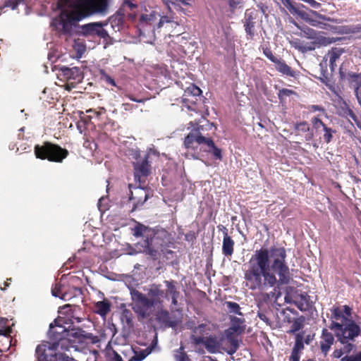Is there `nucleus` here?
<instances>
[{"label": "nucleus", "instance_id": "nucleus-42", "mask_svg": "<svg viewBox=\"0 0 361 361\" xmlns=\"http://www.w3.org/2000/svg\"><path fill=\"white\" fill-rule=\"evenodd\" d=\"M137 8V5L131 2L130 0H125V1L123 4V8L125 11L128 9L130 11L135 13Z\"/></svg>", "mask_w": 361, "mask_h": 361}, {"label": "nucleus", "instance_id": "nucleus-31", "mask_svg": "<svg viewBox=\"0 0 361 361\" xmlns=\"http://www.w3.org/2000/svg\"><path fill=\"white\" fill-rule=\"evenodd\" d=\"M231 326L226 331V332L241 334L244 331V326H242L243 320L236 317H231Z\"/></svg>", "mask_w": 361, "mask_h": 361}, {"label": "nucleus", "instance_id": "nucleus-23", "mask_svg": "<svg viewBox=\"0 0 361 361\" xmlns=\"http://www.w3.org/2000/svg\"><path fill=\"white\" fill-rule=\"evenodd\" d=\"M294 129L297 133V135L304 134L305 141H312L314 138L313 130L310 128V124L304 121L296 123L294 126Z\"/></svg>", "mask_w": 361, "mask_h": 361}, {"label": "nucleus", "instance_id": "nucleus-17", "mask_svg": "<svg viewBox=\"0 0 361 361\" xmlns=\"http://www.w3.org/2000/svg\"><path fill=\"white\" fill-rule=\"evenodd\" d=\"M319 28L338 34H358L361 32V24L354 25L334 26L326 23L319 24Z\"/></svg>", "mask_w": 361, "mask_h": 361}, {"label": "nucleus", "instance_id": "nucleus-56", "mask_svg": "<svg viewBox=\"0 0 361 361\" xmlns=\"http://www.w3.org/2000/svg\"><path fill=\"white\" fill-rule=\"evenodd\" d=\"M169 22H170V20H169L167 16H161V17L160 16L159 21L157 24V28L161 27L165 23H169Z\"/></svg>", "mask_w": 361, "mask_h": 361}, {"label": "nucleus", "instance_id": "nucleus-50", "mask_svg": "<svg viewBox=\"0 0 361 361\" xmlns=\"http://www.w3.org/2000/svg\"><path fill=\"white\" fill-rule=\"evenodd\" d=\"M12 330L11 327H6L0 329V336L5 337L8 341H10V334Z\"/></svg>", "mask_w": 361, "mask_h": 361}, {"label": "nucleus", "instance_id": "nucleus-36", "mask_svg": "<svg viewBox=\"0 0 361 361\" xmlns=\"http://www.w3.org/2000/svg\"><path fill=\"white\" fill-rule=\"evenodd\" d=\"M304 349V341H303V335L302 334L298 333L295 335V343L292 350L302 353Z\"/></svg>", "mask_w": 361, "mask_h": 361}, {"label": "nucleus", "instance_id": "nucleus-55", "mask_svg": "<svg viewBox=\"0 0 361 361\" xmlns=\"http://www.w3.org/2000/svg\"><path fill=\"white\" fill-rule=\"evenodd\" d=\"M257 316L259 318L267 324L269 323V319L264 312H258Z\"/></svg>", "mask_w": 361, "mask_h": 361}, {"label": "nucleus", "instance_id": "nucleus-39", "mask_svg": "<svg viewBox=\"0 0 361 361\" xmlns=\"http://www.w3.org/2000/svg\"><path fill=\"white\" fill-rule=\"evenodd\" d=\"M226 305L230 312L235 313L238 315L243 314L240 312V305L237 302L228 301L226 302Z\"/></svg>", "mask_w": 361, "mask_h": 361}, {"label": "nucleus", "instance_id": "nucleus-13", "mask_svg": "<svg viewBox=\"0 0 361 361\" xmlns=\"http://www.w3.org/2000/svg\"><path fill=\"white\" fill-rule=\"evenodd\" d=\"M190 341L195 345L203 344L207 350L210 353L219 352L221 347V340L215 335H210L204 338L192 334L190 336Z\"/></svg>", "mask_w": 361, "mask_h": 361}, {"label": "nucleus", "instance_id": "nucleus-4", "mask_svg": "<svg viewBox=\"0 0 361 361\" xmlns=\"http://www.w3.org/2000/svg\"><path fill=\"white\" fill-rule=\"evenodd\" d=\"M135 238H140L137 245L143 248V252L149 255L154 260L158 259L161 255L166 256L173 252L169 249V242L161 233L154 229L137 223L132 229Z\"/></svg>", "mask_w": 361, "mask_h": 361}, {"label": "nucleus", "instance_id": "nucleus-47", "mask_svg": "<svg viewBox=\"0 0 361 361\" xmlns=\"http://www.w3.org/2000/svg\"><path fill=\"white\" fill-rule=\"evenodd\" d=\"M341 361H361V351L353 355H346L341 359Z\"/></svg>", "mask_w": 361, "mask_h": 361}, {"label": "nucleus", "instance_id": "nucleus-24", "mask_svg": "<svg viewBox=\"0 0 361 361\" xmlns=\"http://www.w3.org/2000/svg\"><path fill=\"white\" fill-rule=\"evenodd\" d=\"M164 283L166 287L165 297L170 296L171 298V304L173 306L178 305V298L180 296V292L176 287V282L173 280L165 281Z\"/></svg>", "mask_w": 361, "mask_h": 361}, {"label": "nucleus", "instance_id": "nucleus-52", "mask_svg": "<svg viewBox=\"0 0 361 361\" xmlns=\"http://www.w3.org/2000/svg\"><path fill=\"white\" fill-rule=\"evenodd\" d=\"M207 325L205 324H199L197 326H195L193 329H192V332L194 334H202L204 330H205V328H206Z\"/></svg>", "mask_w": 361, "mask_h": 361}, {"label": "nucleus", "instance_id": "nucleus-33", "mask_svg": "<svg viewBox=\"0 0 361 361\" xmlns=\"http://www.w3.org/2000/svg\"><path fill=\"white\" fill-rule=\"evenodd\" d=\"M152 347L149 346L143 350H134V355L131 360L142 361L152 353Z\"/></svg>", "mask_w": 361, "mask_h": 361}, {"label": "nucleus", "instance_id": "nucleus-11", "mask_svg": "<svg viewBox=\"0 0 361 361\" xmlns=\"http://www.w3.org/2000/svg\"><path fill=\"white\" fill-rule=\"evenodd\" d=\"M202 90L197 86L192 84L185 90L182 97L183 106L188 110L196 111L197 103L200 100Z\"/></svg>", "mask_w": 361, "mask_h": 361}, {"label": "nucleus", "instance_id": "nucleus-28", "mask_svg": "<svg viewBox=\"0 0 361 361\" xmlns=\"http://www.w3.org/2000/svg\"><path fill=\"white\" fill-rule=\"evenodd\" d=\"M68 331L63 326L57 324L56 320L54 321V325L52 323L49 325V334L55 340L61 341L64 339Z\"/></svg>", "mask_w": 361, "mask_h": 361}, {"label": "nucleus", "instance_id": "nucleus-9", "mask_svg": "<svg viewBox=\"0 0 361 361\" xmlns=\"http://www.w3.org/2000/svg\"><path fill=\"white\" fill-rule=\"evenodd\" d=\"M77 0H58L57 7L61 10L59 25L61 26L66 32H69L73 24L80 20H75L73 12L76 10L75 2Z\"/></svg>", "mask_w": 361, "mask_h": 361}, {"label": "nucleus", "instance_id": "nucleus-1", "mask_svg": "<svg viewBox=\"0 0 361 361\" xmlns=\"http://www.w3.org/2000/svg\"><path fill=\"white\" fill-rule=\"evenodd\" d=\"M283 247H261L251 256L244 269V286L250 290L262 291L276 285H287L290 281Z\"/></svg>", "mask_w": 361, "mask_h": 361}, {"label": "nucleus", "instance_id": "nucleus-30", "mask_svg": "<svg viewBox=\"0 0 361 361\" xmlns=\"http://www.w3.org/2000/svg\"><path fill=\"white\" fill-rule=\"evenodd\" d=\"M160 17V14L154 11L151 10L149 12L146 11L145 13H142L140 16L139 23L142 25H152L157 19Z\"/></svg>", "mask_w": 361, "mask_h": 361}, {"label": "nucleus", "instance_id": "nucleus-10", "mask_svg": "<svg viewBox=\"0 0 361 361\" xmlns=\"http://www.w3.org/2000/svg\"><path fill=\"white\" fill-rule=\"evenodd\" d=\"M58 78L65 82V88L71 90L83 80V72L78 67H62L59 70Z\"/></svg>", "mask_w": 361, "mask_h": 361}, {"label": "nucleus", "instance_id": "nucleus-41", "mask_svg": "<svg viewBox=\"0 0 361 361\" xmlns=\"http://www.w3.org/2000/svg\"><path fill=\"white\" fill-rule=\"evenodd\" d=\"M311 123L313 126V128L317 130L320 127L324 128L326 125L318 117L314 116L311 119Z\"/></svg>", "mask_w": 361, "mask_h": 361}, {"label": "nucleus", "instance_id": "nucleus-60", "mask_svg": "<svg viewBox=\"0 0 361 361\" xmlns=\"http://www.w3.org/2000/svg\"><path fill=\"white\" fill-rule=\"evenodd\" d=\"M240 3L241 1L240 0H228L230 7L233 8H236V6Z\"/></svg>", "mask_w": 361, "mask_h": 361}, {"label": "nucleus", "instance_id": "nucleus-62", "mask_svg": "<svg viewBox=\"0 0 361 361\" xmlns=\"http://www.w3.org/2000/svg\"><path fill=\"white\" fill-rule=\"evenodd\" d=\"M130 100L133 101V102H138V103H141V102H143V99H135L132 94H129L127 96Z\"/></svg>", "mask_w": 361, "mask_h": 361}, {"label": "nucleus", "instance_id": "nucleus-64", "mask_svg": "<svg viewBox=\"0 0 361 361\" xmlns=\"http://www.w3.org/2000/svg\"><path fill=\"white\" fill-rule=\"evenodd\" d=\"M218 228L223 231V234L224 235V231H226V233H228V229L225 226H219Z\"/></svg>", "mask_w": 361, "mask_h": 361}, {"label": "nucleus", "instance_id": "nucleus-58", "mask_svg": "<svg viewBox=\"0 0 361 361\" xmlns=\"http://www.w3.org/2000/svg\"><path fill=\"white\" fill-rule=\"evenodd\" d=\"M314 334H308L305 338L303 337V341L306 344H310L314 339Z\"/></svg>", "mask_w": 361, "mask_h": 361}, {"label": "nucleus", "instance_id": "nucleus-43", "mask_svg": "<svg viewBox=\"0 0 361 361\" xmlns=\"http://www.w3.org/2000/svg\"><path fill=\"white\" fill-rule=\"evenodd\" d=\"M263 54L268 58L271 62L275 63L279 59L276 57L272 51L269 47H263Z\"/></svg>", "mask_w": 361, "mask_h": 361}, {"label": "nucleus", "instance_id": "nucleus-46", "mask_svg": "<svg viewBox=\"0 0 361 361\" xmlns=\"http://www.w3.org/2000/svg\"><path fill=\"white\" fill-rule=\"evenodd\" d=\"M257 6L260 10L261 13L267 18L269 13V6L262 1L257 3Z\"/></svg>", "mask_w": 361, "mask_h": 361}, {"label": "nucleus", "instance_id": "nucleus-32", "mask_svg": "<svg viewBox=\"0 0 361 361\" xmlns=\"http://www.w3.org/2000/svg\"><path fill=\"white\" fill-rule=\"evenodd\" d=\"M99 23H93L84 25L81 27V33L84 36H96Z\"/></svg>", "mask_w": 361, "mask_h": 361}, {"label": "nucleus", "instance_id": "nucleus-51", "mask_svg": "<svg viewBox=\"0 0 361 361\" xmlns=\"http://www.w3.org/2000/svg\"><path fill=\"white\" fill-rule=\"evenodd\" d=\"M309 111L310 112H315V111H321L322 113L325 112V109L323 106L320 105H310L307 107Z\"/></svg>", "mask_w": 361, "mask_h": 361}, {"label": "nucleus", "instance_id": "nucleus-12", "mask_svg": "<svg viewBox=\"0 0 361 361\" xmlns=\"http://www.w3.org/2000/svg\"><path fill=\"white\" fill-rule=\"evenodd\" d=\"M336 39L334 37H326L324 36H319L316 37V41L305 43L299 39H295L291 42V45L295 49L298 50L302 53H305L309 51L314 50L316 44L326 46L331 43L336 42Z\"/></svg>", "mask_w": 361, "mask_h": 361}, {"label": "nucleus", "instance_id": "nucleus-27", "mask_svg": "<svg viewBox=\"0 0 361 361\" xmlns=\"http://www.w3.org/2000/svg\"><path fill=\"white\" fill-rule=\"evenodd\" d=\"M235 242L232 238L224 231L222 243V253L224 256L230 257L234 252Z\"/></svg>", "mask_w": 361, "mask_h": 361}, {"label": "nucleus", "instance_id": "nucleus-25", "mask_svg": "<svg viewBox=\"0 0 361 361\" xmlns=\"http://www.w3.org/2000/svg\"><path fill=\"white\" fill-rule=\"evenodd\" d=\"M274 63L276 70L281 74L292 78L297 77V71H294L282 59H279Z\"/></svg>", "mask_w": 361, "mask_h": 361}, {"label": "nucleus", "instance_id": "nucleus-48", "mask_svg": "<svg viewBox=\"0 0 361 361\" xmlns=\"http://www.w3.org/2000/svg\"><path fill=\"white\" fill-rule=\"evenodd\" d=\"M302 328V324L300 322L295 320L293 323V324L291 326V329L288 331V333L294 334V333L298 331L299 330H300Z\"/></svg>", "mask_w": 361, "mask_h": 361}, {"label": "nucleus", "instance_id": "nucleus-57", "mask_svg": "<svg viewBox=\"0 0 361 361\" xmlns=\"http://www.w3.org/2000/svg\"><path fill=\"white\" fill-rule=\"evenodd\" d=\"M345 113L347 114L348 116H349L354 121H357V116L355 114V113L353 112V111L349 108L348 106H347L346 108V110H345Z\"/></svg>", "mask_w": 361, "mask_h": 361}, {"label": "nucleus", "instance_id": "nucleus-22", "mask_svg": "<svg viewBox=\"0 0 361 361\" xmlns=\"http://www.w3.org/2000/svg\"><path fill=\"white\" fill-rule=\"evenodd\" d=\"M345 53V49L343 47H332L326 54V59L329 60V66L331 71H334L337 67V61L342 54Z\"/></svg>", "mask_w": 361, "mask_h": 361}, {"label": "nucleus", "instance_id": "nucleus-14", "mask_svg": "<svg viewBox=\"0 0 361 361\" xmlns=\"http://www.w3.org/2000/svg\"><path fill=\"white\" fill-rule=\"evenodd\" d=\"M339 75L341 80L348 82L349 85L353 88L355 95L360 100L361 98V73L345 72L341 67Z\"/></svg>", "mask_w": 361, "mask_h": 361}, {"label": "nucleus", "instance_id": "nucleus-15", "mask_svg": "<svg viewBox=\"0 0 361 361\" xmlns=\"http://www.w3.org/2000/svg\"><path fill=\"white\" fill-rule=\"evenodd\" d=\"M37 357L36 361H73V359L70 358L64 353H54L47 355L46 353V345H38L35 350Z\"/></svg>", "mask_w": 361, "mask_h": 361}, {"label": "nucleus", "instance_id": "nucleus-5", "mask_svg": "<svg viewBox=\"0 0 361 361\" xmlns=\"http://www.w3.org/2000/svg\"><path fill=\"white\" fill-rule=\"evenodd\" d=\"M130 295L134 302L133 310L139 319H143L149 317L152 307L162 306L164 291L161 288V285L152 284L148 289L147 296L135 288L130 290Z\"/></svg>", "mask_w": 361, "mask_h": 361}, {"label": "nucleus", "instance_id": "nucleus-18", "mask_svg": "<svg viewBox=\"0 0 361 361\" xmlns=\"http://www.w3.org/2000/svg\"><path fill=\"white\" fill-rule=\"evenodd\" d=\"M295 12L302 19L310 21L311 25L313 26H317L319 27V24L323 23L322 22L318 21L317 20H314L311 18V16H314L317 19L319 20H331L334 21V20H331L330 18L326 17L324 15H322L317 11L310 10L309 12H306L303 10L300 9V8H298L295 9Z\"/></svg>", "mask_w": 361, "mask_h": 361}, {"label": "nucleus", "instance_id": "nucleus-44", "mask_svg": "<svg viewBox=\"0 0 361 361\" xmlns=\"http://www.w3.org/2000/svg\"><path fill=\"white\" fill-rule=\"evenodd\" d=\"M102 78L104 81H105L108 85H111L112 86H116V82L114 78H112L109 75L106 74L104 71L101 72Z\"/></svg>", "mask_w": 361, "mask_h": 361}, {"label": "nucleus", "instance_id": "nucleus-16", "mask_svg": "<svg viewBox=\"0 0 361 361\" xmlns=\"http://www.w3.org/2000/svg\"><path fill=\"white\" fill-rule=\"evenodd\" d=\"M133 168L135 180L140 182L142 178L147 177L152 169L149 155H145L142 161L133 163Z\"/></svg>", "mask_w": 361, "mask_h": 361}, {"label": "nucleus", "instance_id": "nucleus-49", "mask_svg": "<svg viewBox=\"0 0 361 361\" xmlns=\"http://www.w3.org/2000/svg\"><path fill=\"white\" fill-rule=\"evenodd\" d=\"M181 350L178 354L176 355V360L177 361H187L188 360V355L183 350V348L180 347Z\"/></svg>", "mask_w": 361, "mask_h": 361}, {"label": "nucleus", "instance_id": "nucleus-19", "mask_svg": "<svg viewBox=\"0 0 361 361\" xmlns=\"http://www.w3.org/2000/svg\"><path fill=\"white\" fill-rule=\"evenodd\" d=\"M66 336H72L77 338L80 343L89 341L91 343L94 344L99 342V338L97 336L93 335L92 333H87L82 329H73L71 331H68Z\"/></svg>", "mask_w": 361, "mask_h": 361}, {"label": "nucleus", "instance_id": "nucleus-2", "mask_svg": "<svg viewBox=\"0 0 361 361\" xmlns=\"http://www.w3.org/2000/svg\"><path fill=\"white\" fill-rule=\"evenodd\" d=\"M330 311L331 323L329 329L343 345V353H350L355 347L350 341H354L361 334L360 323L353 319V309L348 305H334Z\"/></svg>", "mask_w": 361, "mask_h": 361}, {"label": "nucleus", "instance_id": "nucleus-29", "mask_svg": "<svg viewBox=\"0 0 361 361\" xmlns=\"http://www.w3.org/2000/svg\"><path fill=\"white\" fill-rule=\"evenodd\" d=\"M111 302L108 300L104 299L94 303V312L102 317H106L111 311Z\"/></svg>", "mask_w": 361, "mask_h": 361}, {"label": "nucleus", "instance_id": "nucleus-34", "mask_svg": "<svg viewBox=\"0 0 361 361\" xmlns=\"http://www.w3.org/2000/svg\"><path fill=\"white\" fill-rule=\"evenodd\" d=\"M51 293L54 297H59L63 300H68L67 293L63 292V286L56 283L51 288Z\"/></svg>", "mask_w": 361, "mask_h": 361}, {"label": "nucleus", "instance_id": "nucleus-63", "mask_svg": "<svg viewBox=\"0 0 361 361\" xmlns=\"http://www.w3.org/2000/svg\"><path fill=\"white\" fill-rule=\"evenodd\" d=\"M8 281H11V279H7V281H4V287H1V290H6V288L9 286V283H8Z\"/></svg>", "mask_w": 361, "mask_h": 361}, {"label": "nucleus", "instance_id": "nucleus-21", "mask_svg": "<svg viewBox=\"0 0 361 361\" xmlns=\"http://www.w3.org/2000/svg\"><path fill=\"white\" fill-rule=\"evenodd\" d=\"M130 200L133 201L132 212L142 206L147 200L149 195L142 188H136L134 192H130Z\"/></svg>", "mask_w": 361, "mask_h": 361}, {"label": "nucleus", "instance_id": "nucleus-37", "mask_svg": "<svg viewBox=\"0 0 361 361\" xmlns=\"http://www.w3.org/2000/svg\"><path fill=\"white\" fill-rule=\"evenodd\" d=\"M324 135H323V139L324 142L329 144L333 140V135L336 133V130H334L331 128L327 127L326 126L324 128Z\"/></svg>", "mask_w": 361, "mask_h": 361}, {"label": "nucleus", "instance_id": "nucleus-54", "mask_svg": "<svg viewBox=\"0 0 361 361\" xmlns=\"http://www.w3.org/2000/svg\"><path fill=\"white\" fill-rule=\"evenodd\" d=\"M87 113H94V114L97 117H99L101 114L106 113V109L104 107L99 108V111H96V110L90 109L89 110H87Z\"/></svg>", "mask_w": 361, "mask_h": 361}, {"label": "nucleus", "instance_id": "nucleus-6", "mask_svg": "<svg viewBox=\"0 0 361 361\" xmlns=\"http://www.w3.org/2000/svg\"><path fill=\"white\" fill-rule=\"evenodd\" d=\"M34 152L37 159L57 163H61L69 154L66 149L48 141L44 142L41 145H36Z\"/></svg>", "mask_w": 361, "mask_h": 361}, {"label": "nucleus", "instance_id": "nucleus-40", "mask_svg": "<svg viewBox=\"0 0 361 361\" xmlns=\"http://www.w3.org/2000/svg\"><path fill=\"white\" fill-rule=\"evenodd\" d=\"M297 93L290 89L283 88L279 91L278 97L280 101L283 100L286 97H290L292 95H296Z\"/></svg>", "mask_w": 361, "mask_h": 361}, {"label": "nucleus", "instance_id": "nucleus-26", "mask_svg": "<svg viewBox=\"0 0 361 361\" xmlns=\"http://www.w3.org/2000/svg\"><path fill=\"white\" fill-rule=\"evenodd\" d=\"M156 319L158 322L166 327H173L177 324L175 320L171 319L169 312L167 310L161 309L156 314Z\"/></svg>", "mask_w": 361, "mask_h": 361}, {"label": "nucleus", "instance_id": "nucleus-53", "mask_svg": "<svg viewBox=\"0 0 361 361\" xmlns=\"http://www.w3.org/2000/svg\"><path fill=\"white\" fill-rule=\"evenodd\" d=\"M301 353L292 350L289 361H300Z\"/></svg>", "mask_w": 361, "mask_h": 361}, {"label": "nucleus", "instance_id": "nucleus-7", "mask_svg": "<svg viewBox=\"0 0 361 361\" xmlns=\"http://www.w3.org/2000/svg\"><path fill=\"white\" fill-rule=\"evenodd\" d=\"M108 2L109 0H77L73 19L82 20L93 14L104 13L107 10Z\"/></svg>", "mask_w": 361, "mask_h": 361}, {"label": "nucleus", "instance_id": "nucleus-59", "mask_svg": "<svg viewBox=\"0 0 361 361\" xmlns=\"http://www.w3.org/2000/svg\"><path fill=\"white\" fill-rule=\"evenodd\" d=\"M343 353H344L342 349L335 350L333 353V357L335 358H340Z\"/></svg>", "mask_w": 361, "mask_h": 361}, {"label": "nucleus", "instance_id": "nucleus-3", "mask_svg": "<svg viewBox=\"0 0 361 361\" xmlns=\"http://www.w3.org/2000/svg\"><path fill=\"white\" fill-rule=\"evenodd\" d=\"M214 124L209 121L205 124L196 123L195 126L185 137L183 144L188 151L196 153L200 152H206L213 156L215 159L222 160V151L216 146L213 139L205 131L212 129Z\"/></svg>", "mask_w": 361, "mask_h": 361}, {"label": "nucleus", "instance_id": "nucleus-61", "mask_svg": "<svg viewBox=\"0 0 361 361\" xmlns=\"http://www.w3.org/2000/svg\"><path fill=\"white\" fill-rule=\"evenodd\" d=\"M310 305L309 304L305 301V304H304L303 302H301L300 305H298V307L301 310H306L309 308Z\"/></svg>", "mask_w": 361, "mask_h": 361}, {"label": "nucleus", "instance_id": "nucleus-38", "mask_svg": "<svg viewBox=\"0 0 361 361\" xmlns=\"http://www.w3.org/2000/svg\"><path fill=\"white\" fill-rule=\"evenodd\" d=\"M121 321L126 323L128 326H133V314L129 310L125 309L121 313Z\"/></svg>", "mask_w": 361, "mask_h": 361}, {"label": "nucleus", "instance_id": "nucleus-35", "mask_svg": "<svg viewBox=\"0 0 361 361\" xmlns=\"http://www.w3.org/2000/svg\"><path fill=\"white\" fill-rule=\"evenodd\" d=\"M226 338L231 344V348L228 351V354L233 355L238 349L239 344L238 340L235 338L234 334L226 332Z\"/></svg>", "mask_w": 361, "mask_h": 361}, {"label": "nucleus", "instance_id": "nucleus-8", "mask_svg": "<svg viewBox=\"0 0 361 361\" xmlns=\"http://www.w3.org/2000/svg\"><path fill=\"white\" fill-rule=\"evenodd\" d=\"M242 23L246 34V39L254 40L258 35L257 30L262 28V18L260 12L254 8L246 9Z\"/></svg>", "mask_w": 361, "mask_h": 361}, {"label": "nucleus", "instance_id": "nucleus-20", "mask_svg": "<svg viewBox=\"0 0 361 361\" xmlns=\"http://www.w3.org/2000/svg\"><path fill=\"white\" fill-rule=\"evenodd\" d=\"M334 336L333 334L327 329L324 328L322 331V334L319 341V348L322 353L326 356L329 352L332 345L334 343Z\"/></svg>", "mask_w": 361, "mask_h": 361}, {"label": "nucleus", "instance_id": "nucleus-45", "mask_svg": "<svg viewBox=\"0 0 361 361\" xmlns=\"http://www.w3.org/2000/svg\"><path fill=\"white\" fill-rule=\"evenodd\" d=\"M97 29L98 30L96 36L105 39L109 37L108 32L103 28L102 23H99V27Z\"/></svg>", "mask_w": 361, "mask_h": 361}]
</instances>
